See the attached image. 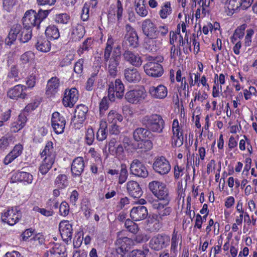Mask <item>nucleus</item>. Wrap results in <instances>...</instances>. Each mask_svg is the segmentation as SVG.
I'll list each match as a JSON object with an SVG mask.
<instances>
[{
  "instance_id": "nucleus-1",
  "label": "nucleus",
  "mask_w": 257,
  "mask_h": 257,
  "mask_svg": "<svg viewBox=\"0 0 257 257\" xmlns=\"http://www.w3.org/2000/svg\"><path fill=\"white\" fill-rule=\"evenodd\" d=\"M149 188L158 199L152 201L151 205L153 209L157 210L158 215L161 220L170 214L171 207L168 206L171 197L168 188L163 182L153 181L149 183Z\"/></svg>"
},
{
  "instance_id": "nucleus-2",
  "label": "nucleus",
  "mask_w": 257,
  "mask_h": 257,
  "mask_svg": "<svg viewBox=\"0 0 257 257\" xmlns=\"http://www.w3.org/2000/svg\"><path fill=\"white\" fill-rule=\"evenodd\" d=\"M114 40L108 36L104 52V61L109 74L114 77L117 73V66L120 60V47H113Z\"/></svg>"
},
{
  "instance_id": "nucleus-3",
  "label": "nucleus",
  "mask_w": 257,
  "mask_h": 257,
  "mask_svg": "<svg viewBox=\"0 0 257 257\" xmlns=\"http://www.w3.org/2000/svg\"><path fill=\"white\" fill-rule=\"evenodd\" d=\"M49 13V10H42L38 13L33 10L26 11L22 19L24 27L31 29L33 27H37L39 29L41 23L47 17Z\"/></svg>"
},
{
  "instance_id": "nucleus-4",
  "label": "nucleus",
  "mask_w": 257,
  "mask_h": 257,
  "mask_svg": "<svg viewBox=\"0 0 257 257\" xmlns=\"http://www.w3.org/2000/svg\"><path fill=\"white\" fill-rule=\"evenodd\" d=\"M141 121L150 133H161L165 126L162 116L157 114L146 115L143 117Z\"/></svg>"
},
{
  "instance_id": "nucleus-5",
  "label": "nucleus",
  "mask_w": 257,
  "mask_h": 257,
  "mask_svg": "<svg viewBox=\"0 0 257 257\" xmlns=\"http://www.w3.org/2000/svg\"><path fill=\"white\" fill-rule=\"evenodd\" d=\"M164 58L162 56L156 57H151L148 62L144 65L145 73L148 75L154 77H161L164 72L163 68L160 64L162 62Z\"/></svg>"
},
{
  "instance_id": "nucleus-6",
  "label": "nucleus",
  "mask_w": 257,
  "mask_h": 257,
  "mask_svg": "<svg viewBox=\"0 0 257 257\" xmlns=\"http://www.w3.org/2000/svg\"><path fill=\"white\" fill-rule=\"evenodd\" d=\"M171 144L173 148H179L183 144V133L177 119L173 121Z\"/></svg>"
},
{
  "instance_id": "nucleus-7",
  "label": "nucleus",
  "mask_w": 257,
  "mask_h": 257,
  "mask_svg": "<svg viewBox=\"0 0 257 257\" xmlns=\"http://www.w3.org/2000/svg\"><path fill=\"white\" fill-rule=\"evenodd\" d=\"M147 97V92L144 87L128 91L125 94V99L132 104H140Z\"/></svg>"
},
{
  "instance_id": "nucleus-8",
  "label": "nucleus",
  "mask_w": 257,
  "mask_h": 257,
  "mask_svg": "<svg viewBox=\"0 0 257 257\" xmlns=\"http://www.w3.org/2000/svg\"><path fill=\"white\" fill-rule=\"evenodd\" d=\"M124 87L121 81L117 79L115 81L114 84L111 83L109 85L108 89V97L111 101L115 100V97L121 98L123 96Z\"/></svg>"
},
{
  "instance_id": "nucleus-9",
  "label": "nucleus",
  "mask_w": 257,
  "mask_h": 257,
  "mask_svg": "<svg viewBox=\"0 0 257 257\" xmlns=\"http://www.w3.org/2000/svg\"><path fill=\"white\" fill-rule=\"evenodd\" d=\"M171 166L169 161L164 156L156 158L153 164V169L158 174L164 175L170 171Z\"/></svg>"
},
{
  "instance_id": "nucleus-10",
  "label": "nucleus",
  "mask_w": 257,
  "mask_h": 257,
  "mask_svg": "<svg viewBox=\"0 0 257 257\" xmlns=\"http://www.w3.org/2000/svg\"><path fill=\"white\" fill-rule=\"evenodd\" d=\"M170 240L169 236L159 234L151 238L149 242V246L155 250H160L168 246Z\"/></svg>"
},
{
  "instance_id": "nucleus-11",
  "label": "nucleus",
  "mask_w": 257,
  "mask_h": 257,
  "mask_svg": "<svg viewBox=\"0 0 257 257\" xmlns=\"http://www.w3.org/2000/svg\"><path fill=\"white\" fill-rule=\"evenodd\" d=\"M66 123L65 117L59 112L56 111L52 113L51 125L56 134H61L64 132Z\"/></svg>"
},
{
  "instance_id": "nucleus-12",
  "label": "nucleus",
  "mask_w": 257,
  "mask_h": 257,
  "mask_svg": "<svg viewBox=\"0 0 257 257\" xmlns=\"http://www.w3.org/2000/svg\"><path fill=\"white\" fill-rule=\"evenodd\" d=\"M130 174L136 177L145 178L148 172L145 165L138 159H134L130 164Z\"/></svg>"
},
{
  "instance_id": "nucleus-13",
  "label": "nucleus",
  "mask_w": 257,
  "mask_h": 257,
  "mask_svg": "<svg viewBox=\"0 0 257 257\" xmlns=\"http://www.w3.org/2000/svg\"><path fill=\"white\" fill-rule=\"evenodd\" d=\"M21 217V213L17 208L9 209L2 215V220L10 225H14L17 223Z\"/></svg>"
},
{
  "instance_id": "nucleus-14",
  "label": "nucleus",
  "mask_w": 257,
  "mask_h": 257,
  "mask_svg": "<svg viewBox=\"0 0 257 257\" xmlns=\"http://www.w3.org/2000/svg\"><path fill=\"white\" fill-rule=\"evenodd\" d=\"M79 93L76 88L73 87L66 89L63 99V104L66 107H73L78 99Z\"/></svg>"
},
{
  "instance_id": "nucleus-15",
  "label": "nucleus",
  "mask_w": 257,
  "mask_h": 257,
  "mask_svg": "<svg viewBox=\"0 0 257 257\" xmlns=\"http://www.w3.org/2000/svg\"><path fill=\"white\" fill-rule=\"evenodd\" d=\"M148 92L153 99H163L167 96L168 89L165 85L159 84L157 86H150Z\"/></svg>"
},
{
  "instance_id": "nucleus-16",
  "label": "nucleus",
  "mask_w": 257,
  "mask_h": 257,
  "mask_svg": "<svg viewBox=\"0 0 257 257\" xmlns=\"http://www.w3.org/2000/svg\"><path fill=\"white\" fill-rule=\"evenodd\" d=\"M125 34L124 39L129 43V45L133 48H136L139 45L138 36L136 30L130 24L125 26Z\"/></svg>"
},
{
  "instance_id": "nucleus-17",
  "label": "nucleus",
  "mask_w": 257,
  "mask_h": 257,
  "mask_svg": "<svg viewBox=\"0 0 257 257\" xmlns=\"http://www.w3.org/2000/svg\"><path fill=\"white\" fill-rule=\"evenodd\" d=\"M115 244L117 246L116 251L118 253H125L131 248L133 244V241L127 237H119L118 235L115 241Z\"/></svg>"
},
{
  "instance_id": "nucleus-18",
  "label": "nucleus",
  "mask_w": 257,
  "mask_h": 257,
  "mask_svg": "<svg viewBox=\"0 0 257 257\" xmlns=\"http://www.w3.org/2000/svg\"><path fill=\"white\" fill-rule=\"evenodd\" d=\"M85 163L82 157H78L73 161L71 164V171L73 177L81 176L84 172Z\"/></svg>"
},
{
  "instance_id": "nucleus-19",
  "label": "nucleus",
  "mask_w": 257,
  "mask_h": 257,
  "mask_svg": "<svg viewBox=\"0 0 257 257\" xmlns=\"http://www.w3.org/2000/svg\"><path fill=\"white\" fill-rule=\"evenodd\" d=\"M122 56L125 61L136 67H139L142 64V59L138 53L127 50L123 52Z\"/></svg>"
},
{
  "instance_id": "nucleus-20",
  "label": "nucleus",
  "mask_w": 257,
  "mask_h": 257,
  "mask_svg": "<svg viewBox=\"0 0 257 257\" xmlns=\"http://www.w3.org/2000/svg\"><path fill=\"white\" fill-rule=\"evenodd\" d=\"M148 215L147 208L144 206L133 207L130 212V216L135 221H139L146 218Z\"/></svg>"
},
{
  "instance_id": "nucleus-21",
  "label": "nucleus",
  "mask_w": 257,
  "mask_h": 257,
  "mask_svg": "<svg viewBox=\"0 0 257 257\" xmlns=\"http://www.w3.org/2000/svg\"><path fill=\"white\" fill-rule=\"evenodd\" d=\"M59 228L61 237L64 241H68L71 239L73 229L68 221H61L59 223Z\"/></svg>"
},
{
  "instance_id": "nucleus-22",
  "label": "nucleus",
  "mask_w": 257,
  "mask_h": 257,
  "mask_svg": "<svg viewBox=\"0 0 257 257\" xmlns=\"http://www.w3.org/2000/svg\"><path fill=\"white\" fill-rule=\"evenodd\" d=\"M125 79L129 83H136L141 80V75L135 68H126L123 71Z\"/></svg>"
},
{
  "instance_id": "nucleus-23",
  "label": "nucleus",
  "mask_w": 257,
  "mask_h": 257,
  "mask_svg": "<svg viewBox=\"0 0 257 257\" xmlns=\"http://www.w3.org/2000/svg\"><path fill=\"white\" fill-rule=\"evenodd\" d=\"M26 89L27 87L24 85H17L9 90L8 96L12 99H25L27 96L25 92Z\"/></svg>"
},
{
  "instance_id": "nucleus-24",
  "label": "nucleus",
  "mask_w": 257,
  "mask_h": 257,
  "mask_svg": "<svg viewBox=\"0 0 257 257\" xmlns=\"http://www.w3.org/2000/svg\"><path fill=\"white\" fill-rule=\"evenodd\" d=\"M126 191L131 197L140 198L143 194V191L139 184L135 181H130L126 183Z\"/></svg>"
},
{
  "instance_id": "nucleus-25",
  "label": "nucleus",
  "mask_w": 257,
  "mask_h": 257,
  "mask_svg": "<svg viewBox=\"0 0 257 257\" xmlns=\"http://www.w3.org/2000/svg\"><path fill=\"white\" fill-rule=\"evenodd\" d=\"M157 27L150 19H147L142 22V30L143 34L148 38H153Z\"/></svg>"
},
{
  "instance_id": "nucleus-26",
  "label": "nucleus",
  "mask_w": 257,
  "mask_h": 257,
  "mask_svg": "<svg viewBox=\"0 0 257 257\" xmlns=\"http://www.w3.org/2000/svg\"><path fill=\"white\" fill-rule=\"evenodd\" d=\"M22 29V27L20 24L14 25L11 29L8 38L6 39V44L10 46L13 44L17 38L19 39Z\"/></svg>"
},
{
  "instance_id": "nucleus-27",
  "label": "nucleus",
  "mask_w": 257,
  "mask_h": 257,
  "mask_svg": "<svg viewBox=\"0 0 257 257\" xmlns=\"http://www.w3.org/2000/svg\"><path fill=\"white\" fill-rule=\"evenodd\" d=\"M88 108L84 105H78L75 109L74 116L72 121L74 123H82L86 118Z\"/></svg>"
},
{
  "instance_id": "nucleus-28",
  "label": "nucleus",
  "mask_w": 257,
  "mask_h": 257,
  "mask_svg": "<svg viewBox=\"0 0 257 257\" xmlns=\"http://www.w3.org/2000/svg\"><path fill=\"white\" fill-rule=\"evenodd\" d=\"M85 30L84 27L79 24L72 28L70 39L73 42L79 41L84 36Z\"/></svg>"
},
{
  "instance_id": "nucleus-29",
  "label": "nucleus",
  "mask_w": 257,
  "mask_h": 257,
  "mask_svg": "<svg viewBox=\"0 0 257 257\" xmlns=\"http://www.w3.org/2000/svg\"><path fill=\"white\" fill-rule=\"evenodd\" d=\"M35 47L39 51L46 53L51 49V43L47 38L40 36L37 38Z\"/></svg>"
},
{
  "instance_id": "nucleus-30",
  "label": "nucleus",
  "mask_w": 257,
  "mask_h": 257,
  "mask_svg": "<svg viewBox=\"0 0 257 257\" xmlns=\"http://www.w3.org/2000/svg\"><path fill=\"white\" fill-rule=\"evenodd\" d=\"M134 6L136 14L145 18L148 15V9L146 8L145 0H134Z\"/></svg>"
},
{
  "instance_id": "nucleus-31",
  "label": "nucleus",
  "mask_w": 257,
  "mask_h": 257,
  "mask_svg": "<svg viewBox=\"0 0 257 257\" xmlns=\"http://www.w3.org/2000/svg\"><path fill=\"white\" fill-rule=\"evenodd\" d=\"M241 7L242 0H227L225 4V12L227 15L231 16Z\"/></svg>"
},
{
  "instance_id": "nucleus-32",
  "label": "nucleus",
  "mask_w": 257,
  "mask_h": 257,
  "mask_svg": "<svg viewBox=\"0 0 257 257\" xmlns=\"http://www.w3.org/2000/svg\"><path fill=\"white\" fill-rule=\"evenodd\" d=\"M59 86V79L56 77H52L47 82L46 93L48 95L55 94L58 91Z\"/></svg>"
},
{
  "instance_id": "nucleus-33",
  "label": "nucleus",
  "mask_w": 257,
  "mask_h": 257,
  "mask_svg": "<svg viewBox=\"0 0 257 257\" xmlns=\"http://www.w3.org/2000/svg\"><path fill=\"white\" fill-rule=\"evenodd\" d=\"M170 250L174 253L177 252V248L179 245H181L182 243V237L178 231L174 229L171 235Z\"/></svg>"
},
{
  "instance_id": "nucleus-34",
  "label": "nucleus",
  "mask_w": 257,
  "mask_h": 257,
  "mask_svg": "<svg viewBox=\"0 0 257 257\" xmlns=\"http://www.w3.org/2000/svg\"><path fill=\"white\" fill-rule=\"evenodd\" d=\"M16 181L23 182L25 184H30L33 180V176L29 173L26 172H18L13 176Z\"/></svg>"
},
{
  "instance_id": "nucleus-35",
  "label": "nucleus",
  "mask_w": 257,
  "mask_h": 257,
  "mask_svg": "<svg viewBox=\"0 0 257 257\" xmlns=\"http://www.w3.org/2000/svg\"><path fill=\"white\" fill-rule=\"evenodd\" d=\"M51 257H67L65 246L58 243L55 244L50 249Z\"/></svg>"
},
{
  "instance_id": "nucleus-36",
  "label": "nucleus",
  "mask_w": 257,
  "mask_h": 257,
  "mask_svg": "<svg viewBox=\"0 0 257 257\" xmlns=\"http://www.w3.org/2000/svg\"><path fill=\"white\" fill-rule=\"evenodd\" d=\"M41 157L45 156V158H48L50 160H55L56 153L53 147V144L49 141L47 143L45 147L42 152L40 153Z\"/></svg>"
},
{
  "instance_id": "nucleus-37",
  "label": "nucleus",
  "mask_w": 257,
  "mask_h": 257,
  "mask_svg": "<svg viewBox=\"0 0 257 257\" xmlns=\"http://www.w3.org/2000/svg\"><path fill=\"white\" fill-rule=\"evenodd\" d=\"M150 134L151 133L146 127H138L134 131L133 138L135 141L139 142L145 139L148 137Z\"/></svg>"
},
{
  "instance_id": "nucleus-38",
  "label": "nucleus",
  "mask_w": 257,
  "mask_h": 257,
  "mask_svg": "<svg viewBox=\"0 0 257 257\" xmlns=\"http://www.w3.org/2000/svg\"><path fill=\"white\" fill-rule=\"evenodd\" d=\"M45 34L48 38L56 40L60 37V32L58 27L55 25H49L45 30Z\"/></svg>"
},
{
  "instance_id": "nucleus-39",
  "label": "nucleus",
  "mask_w": 257,
  "mask_h": 257,
  "mask_svg": "<svg viewBox=\"0 0 257 257\" xmlns=\"http://www.w3.org/2000/svg\"><path fill=\"white\" fill-rule=\"evenodd\" d=\"M54 185L58 189H65L69 185L67 176L65 174H59L58 175L54 181Z\"/></svg>"
},
{
  "instance_id": "nucleus-40",
  "label": "nucleus",
  "mask_w": 257,
  "mask_h": 257,
  "mask_svg": "<svg viewBox=\"0 0 257 257\" xmlns=\"http://www.w3.org/2000/svg\"><path fill=\"white\" fill-rule=\"evenodd\" d=\"M99 125V128L98 129L96 134V139L99 141H102L104 140L107 137V122L105 120H102L100 122Z\"/></svg>"
},
{
  "instance_id": "nucleus-41",
  "label": "nucleus",
  "mask_w": 257,
  "mask_h": 257,
  "mask_svg": "<svg viewBox=\"0 0 257 257\" xmlns=\"http://www.w3.org/2000/svg\"><path fill=\"white\" fill-rule=\"evenodd\" d=\"M54 161L55 160H50L48 158H45L39 166V172L43 175H46L52 168Z\"/></svg>"
},
{
  "instance_id": "nucleus-42",
  "label": "nucleus",
  "mask_w": 257,
  "mask_h": 257,
  "mask_svg": "<svg viewBox=\"0 0 257 257\" xmlns=\"http://www.w3.org/2000/svg\"><path fill=\"white\" fill-rule=\"evenodd\" d=\"M161 40H158L155 38H149L145 42V48L151 52H156L161 44Z\"/></svg>"
},
{
  "instance_id": "nucleus-43",
  "label": "nucleus",
  "mask_w": 257,
  "mask_h": 257,
  "mask_svg": "<svg viewBox=\"0 0 257 257\" xmlns=\"http://www.w3.org/2000/svg\"><path fill=\"white\" fill-rule=\"evenodd\" d=\"M172 13V9L170 2H166L161 7L159 14L162 19H166Z\"/></svg>"
},
{
  "instance_id": "nucleus-44",
  "label": "nucleus",
  "mask_w": 257,
  "mask_h": 257,
  "mask_svg": "<svg viewBox=\"0 0 257 257\" xmlns=\"http://www.w3.org/2000/svg\"><path fill=\"white\" fill-rule=\"evenodd\" d=\"M32 36V29L24 27L22 28L21 34L19 35V40L22 43H25L28 42L31 39Z\"/></svg>"
},
{
  "instance_id": "nucleus-45",
  "label": "nucleus",
  "mask_w": 257,
  "mask_h": 257,
  "mask_svg": "<svg viewBox=\"0 0 257 257\" xmlns=\"http://www.w3.org/2000/svg\"><path fill=\"white\" fill-rule=\"evenodd\" d=\"M122 120L121 114L116 110H110L107 115V121L109 123H116L117 121L121 122Z\"/></svg>"
},
{
  "instance_id": "nucleus-46",
  "label": "nucleus",
  "mask_w": 257,
  "mask_h": 257,
  "mask_svg": "<svg viewBox=\"0 0 257 257\" xmlns=\"http://www.w3.org/2000/svg\"><path fill=\"white\" fill-rule=\"evenodd\" d=\"M246 28L245 25H242L238 27L234 31L233 35L230 38L231 42L235 43L237 41V39H241L243 38L244 35V31Z\"/></svg>"
},
{
  "instance_id": "nucleus-47",
  "label": "nucleus",
  "mask_w": 257,
  "mask_h": 257,
  "mask_svg": "<svg viewBox=\"0 0 257 257\" xmlns=\"http://www.w3.org/2000/svg\"><path fill=\"white\" fill-rule=\"evenodd\" d=\"M93 44V40L91 38H87L84 41L81 45H80L78 50V54L79 55H82L86 51H88L91 48Z\"/></svg>"
},
{
  "instance_id": "nucleus-48",
  "label": "nucleus",
  "mask_w": 257,
  "mask_h": 257,
  "mask_svg": "<svg viewBox=\"0 0 257 257\" xmlns=\"http://www.w3.org/2000/svg\"><path fill=\"white\" fill-rule=\"evenodd\" d=\"M54 21L57 24L67 25L70 21V17L67 13L56 14L54 17Z\"/></svg>"
},
{
  "instance_id": "nucleus-49",
  "label": "nucleus",
  "mask_w": 257,
  "mask_h": 257,
  "mask_svg": "<svg viewBox=\"0 0 257 257\" xmlns=\"http://www.w3.org/2000/svg\"><path fill=\"white\" fill-rule=\"evenodd\" d=\"M169 29L167 25H164L157 27L153 38L157 39L165 37L168 33Z\"/></svg>"
},
{
  "instance_id": "nucleus-50",
  "label": "nucleus",
  "mask_w": 257,
  "mask_h": 257,
  "mask_svg": "<svg viewBox=\"0 0 257 257\" xmlns=\"http://www.w3.org/2000/svg\"><path fill=\"white\" fill-rule=\"evenodd\" d=\"M128 174L126 166L125 164L120 165V170L118 176V183L122 184L124 183L128 177Z\"/></svg>"
},
{
  "instance_id": "nucleus-51",
  "label": "nucleus",
  "mask_w": 257,
  "mask_h": 257,
  "mask_svg": "<svg viewBox=\"0 0 257 257\" xmlns=\"http://www.w3.org/2000/svg\"><path fill=\"white\" fill-rule=\"evenodd\" d=\"M35 59V54L32 51H27L23 54L20 57V61L23 64L32 62Z\"/></svg>"
},
{
  "instance_id": "nucleus-52",
  "label": "nucleus",
  "mask_w": 257,
  "mask_h": 257,
  "mask_svg": "<svg viewBox=\"0 0 257 257\" xmlns=\"http://www.w3.org/2000/svg\"><path fill=\"white\" fill-rule=\"evenodd\" d=\"M18 0H3V8L8 12H12L17 5Z\"/></svg>"
},
{
  "instance_id": "nucleus-53",
  "label": "nucleus",
  "mask_w": 257,
  "mask_h": 257,
  "mask_svg": "<svg viewBox=\"0 0 257 257\" xmlns=\"http://www.w3.org/2000/svg\"><path fill=\"white\" fill-rule=\"evenodd\" d=\"M94 132L91 127H89L85 133V140L88 145H91L94 140Z\"/></svg>"
},
{
  "instance_id": "nucleus-54",
  "label": "nucleus",
  "mask_w": 257,
  "mask_h": 257,
  "mask_svg": "<svg viewBox=\"0 0 257 257\" xmlns=\"http://www.w3.org/2000/svg\"><path fill=\"white\" fill-rule=\"evenodd\" d=\"M109 100L107 97H104L99 103L100 114L102 115L105 111L108 108Z\"/></svg>"
},
{
  "instance_id": "nucleus-55",
  "label": "nucleus",
  "mask_w": 257,
  "mask_h": 257,
  "mask_svg": "<svg viewBox=\"0 0 257 257\" xmlns=\"http://www.w3.org/2000/svg\"><path fill=\"white\" fill-rule=\"evenodd\" d=\"M138 147L139 148L142 149L143 152H147L151 150L153 148V143L150 140H146L142 141L141 143L139 144Z\"/></svg>"
},
{
  "instance_id": "nucleus-56",
  "label": "nucleus",
  "mask_w": 257,
  "mask_h": 257,
  "mask_svg": "<svg viewBox=\"0 0 257 257\" xmlns=\"http://www.w3.org/2000/svg\"><path fill=\"white\" fill-rule=\"evenodd\" d=\"M36 71L37 70L35 69L34 72L30 75L26 81V84L28 88H32L36 84Z\"/></svg>"
},
{
  "instance_id": "nucleus-57",
  "label": "nucleus",
  "mask_w": 257,
  "mask_h": 257,
  "mask_svg": "<svg viewBox=\"0 0 257 257\" xmlns=\"http://www.w3.org/2000/svg\"><path fill=\"white\" fill-rule=\"evenodd\" d=\"M59 212L61 215L66 216L68 215L69 212V206L68 204L65 202L63 201L59 207Z\"/></svg>"
},
{
  "instance_id": "nucleus-58",
  "label": "nucleus",
  "mask_w": 257,
  "mask_h": 257,
  "mask_svg": "<svg viewBox=\"0 0 257 257\" xmlns=\"http://www.w3.org/2000/svg\"><path fill=\"white\" fill-rule=\"evenodd\" d=\"M88 154L90 155L92 158L94 159L96 163L101 164L100 155L97 153L93 148H91L89 149Z\"/></svg>"
},
{
  "instance_id": "nucleus-59",
  "label": "nucleus",
  "mask_w": 257,
  "mask_h": 257,
  "mask_svg": "<svg viewBox=\"0 0 257 257\" xmlns=\"http://www.w3.org/2000/svg\"><path fill=\"white\" fill-rule=\"evenodd\" d=\"M109 153L113 156H119L123 153V148L121 144H116L114 146L113 151H109Z\"/></svg>"
},
{
  "instance_id": "nucleus-60",
  "label": "nucleus",
  "mask_w": 257,
  "mask_h": 257,
  "mask_svg": "<svg viewBox=\"0 0 257 257\" xmlns=\"http://www.w3.org/2000/svg\"><path fill=\"white\" fill-rule=\"evenodd\" d=\"M254 34V31L252 29H249L246 30V34L244 39V44L245 46H250L251 44V38Z\"/></svg>"
},
{
  "instance_id": "nucleus-61",
  "label": "nucleus",
  "mask_w": 257,
  "mask_h": 257,
  "mask_svg": "<svg viewBox=\"0 0 257 257\" xmlns=\"http://www.w3.org/2000/svg\"><path fill=\"white\" fill-rule=\"evenodd\" d=\"M81 17L83 21H87L89 17V6L87 4L84 5Z\"/></svg>"
},
{
  "instance_id": "nucleus-62",
  "label": "nucleus",
  "mask_w": 257,
  "mask_h": 257,
  "mask_svg": "<svg viewBox=\"0 0 257 257\" xmlns=\"http://www.w3.org/2000/svg\"><path fill=\"white\" fill-rule=\"evenodd\" d=\"M84 60L82 59H79L76 63L74 67V71L76 73L81 74L83 71V66Z\"/></svg>"
},
{
  "instance_id": "nucleus-63",
  "label": "nucleus",
  "mask_w": 257,
  "mask_h": 257,
  "mask_svg": "<svg viewBox=\"0 0 257 257\" xmlns=\"http://www.w3.org/2000/svg\"><path fill=\"white\" fill-rule=\"evenodd\" d=\"M11 140L6 137H3L0 139V150L4 151L7 149L9 146Z\"/></svg>"
},
{
  "instance_id": "nucleus-64",
  "label": "nucleus",
  "mask_w": 257,
  "mask_h": 257,
  "mask_svg": "<svg viewBox=\"0 0 257 257\" xmlns=\"http://www.w3.org/2000/svg\"><path fill=\"white\" fill-rule=\"evenodd\" d=\"M23 150V146L20 144H18L14 147V149L11 152V153L13 155H15V157H16V158H17L21 155V154L22 153Z\"/></svg>"
}]
</instances>
